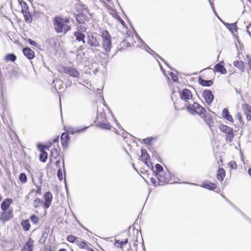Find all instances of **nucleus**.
<instances>
[{
  "instance_id": "nucleus-1",
  "label": "nucleus",
  "mask_w": 251,
  "mask_h": 251,
  "mask_svg": "<svg viewBox=\"0 0 251 251\" xmlns=\"http://www.w3.org/2000/svg\"><path fill=\"white\" fill-rule=\"evenodd\" d=\"M70 19L69 18H62L61 17H56L54 18L53 24L55 30L57 33H66L71 29Z\"/></svg>"
},
{
  "instance_id": "nucleus-2",
  "label": "nucleus",
  "mask_w": 251,
  "mask_h": 251,
  "mask_svg": "<svg viewBox=\"0 0 251 251\" xmlns=\"http://www.w3.org/2000/svg\"><path fill=\"white\" fill-rule=\"evenodd\" d=\"M99 36L95 33H90L87 35V44L89 45V48L93 52L98 54L100 50L97 48L100 47V44L99 40Z\"/></svg>"
},
{
  "instance_id": "nucleus-3",
  "label": "nucleus",
  "mask_w": 251,
  "mask_h": 251,
  "mask_svg": "<svg viewBox=\"0 0 251 251\" xmlns=\"http://www.w3.org/2000/svg\"><path fill=\"white\" fill-rule=\"evenodd\" d=\"M101 36L102 39V47L104 51L108 53L110 52L112 48L111 37L106 30L101 32Z\"/></svg>"
},
{
  "instance_id": "nucleus-4",
  "label": "nucleus",
  "mask_w": 251,
  "mask_h": 251,
  "mask_svg": "<svg viewBox=\"0 0 251 251\" xmlns=\"http://www.w3.org/2000/svg\"><path fill=\"white\" fill-rule=\"evenodd\" d=\"M186 108L187 110L192 115L198 114L201 116L206 112V110L202 106L194 101L192 102V104L187 105Z\"/></svg>"
},
{
  "instance_id": "nucleus-5",
  "label": "nucleus",
  "mask_w": 251,
  "mask_h": 251,
  "mask_svg": "<svg viewBox=\"0 0 251 251\" xmlns=\"http://www.w3.org/2000/svg\"><path fill=\"white\" fill-rule=\"evenodd\" d=\"M180 96L181 100L184 102L186 107L193 102V98L192 92L188 89H184L180 92Z\"/></svg>"
},
{
  "instance_id": "nucleus-6",
  "label": "nucleus",
  "mask_w": 251,
  "mask_h": 251,
  "mask_svg": "<svg viewBox=\"0 0 251 251\" xmlns=\"http://www.w3.org/2000/svg\"><path fill=\"white\" fill-rule=\"evenodd\" d=\"M220 130L226 134V140L231 142L234 136L233 129L226 125H221L220 126Z\"/></svg>"
},
{
  "instance_id": "nucleus-7",
  "label": "nucleus",
  "mask_w": 251,
  "mask_h": 251,
  "mask_svg": "<svg viewBox=\"0 0 251 251\" xmlns=\"http://www.w3.org/2000/svg\"><path fill=\"white\" fill-rule=\"evenodd\" d=\"M2 211L3 212L0 215V220L2 223H4L5 222L8 221L12 218L13 216V210L8 209Z\"/></svg>"
},
{
  "instance_id": "nucleus-8",
  "label": "nucleus",
  "mask_w": 251,
  "mask_h": 251,
  "mask_svg": "<svg viewBox=\"0 0 251 251\" xmlns=\"http://www.w3.org/2000/svg\"><path fill=\"white\" fill-rule=\"evenodd\" d=\"M63 72L75 78L78 77L79 75V72L75 68L71 67H63Z\"/></svg>"
},
{
  "instance_id": "nucleus-9",
  "label": "nucleus",
  "mask_w": 251,
  "mask_h": 251,
  "mask_svg": "<svg viewBox=\"0 0 251 251\" xmlns=\"http://www.w3.org/2000/svg\"><path fill=\"white\" fill-rule=\"evenodd\" d=\"M159 182L165 183L169 181L170 179V173L168 171L165 172L162 171L159 174H156Z\"/></svg>"
},
{
  "instance_id": "nucleus-10",
  "label": "nucleus",
  "mask_w": 251,
  "mask_h": 251,
  "mask_svg": "<svg viewBox=\"0 0 251 251\" xmlns=\"http://www.w3.org/2000/svg\"><path fill=\"white\" fill-rule=\"evenodd\" d=\"M202 97L206 103L208 105H210L212 103L214 99L213 95L212 94L211 91L209 90H206L203 92Z\"/></svg>"
},
{
  "instance_id": "nucleus-11",
  "label": "nucleus",
  "mask_w": 251,
  "mask_h": 251,
  "mask_svg": "<svg viewBox=\"0 0 251 251\" xmlns=\"http://www.w3.org/2000/svg\"><path fill=\"white\" fill-rule=\"evenodd\" d=\"M44 204L45 209H48L51 203L52 199V194L50 192H46L44 195Z\"/></svg>"
},
{
  "instance_id": "nucleus-12",
  "label": "nucleus",
  "mask_w": 251,
  "mask_h": 251,
  "mask_svg": "<svg viewBox=\"0 0 251 251\" xmlns=\"http://www.w3.org/2000/svg\"><path fill=\"white\" fill-rule=\"evenodd\" d=\"M242 108L244 111V114L246 116L247 120H251V106L247 103L242 104Z\"/></svg>"
},
{
  "instance_id": "nucleus-13",
  "label": "nucleus",
  "mask_w": 251,
  "mask_h": 251,
  "mask_svg": "<svg viewBox=\"0 0 251 251\" xmlns=\"http://www.w3.org/2000/svg\"><path fill=\"white\" fill-rule=\"evenodd\" d=\"M201 117L203 119L204 122L211 127L214 124L213 120L209 114L204 112V114Z\"/></svg>"
},
{
  "instance_id": "nucleus-14",
  "label": "nucleus",
  "mask_w": 251,
  "mask_h": 251,
  "mask_svg": "<svg viewBox=\"0 0 251 251\" xmlns=\"http://www.w3.org/2000/svg\"><path fill=\"white\" fill-rule=\"evenodd\" d=\"M74 36L75 37L76 40L78 42H81L82 44L85 43V35L80 31H75L74 33Z\"/></svg>"
},
{
  "instance_id": "nucleus-15",
  "label": "nucleus",
  "mask_w": 251,
  "mask_h": 251,
  "mask_svg": "<svg viewBox=\"0 0 251 251\" xmlns=\"http://www.w3.org/2000/svg\"><path fill=\"white\" fill-rule=\"evenodd\" d=\"M201 186L211 190H213L216 188L217 185L215 183L207 181L203 182Z\"/></svg>"
},
{
  "instance_id": "nucleus-16",
  "label": "nucleus",
  "mask_w": 251,
  "mask_h": 251,
  "mask_svg": "<svg viewBox=\"0 0 251 251\" xmlns=\"http://www.w3.org/2000/svg\"><path fill=\"white\" fill-rule=\"evenodd\" d=\"M13 201L11 199H5L1 204V208L2 210H6L10 209L9 207L10 205L12 203ZM10 209H12L11 208Z\"/></svg>"
},
{
  "instance_id": "nucleus-17",
  "label": "nucleus",
  "mask_w": 251,
  "mask_h": 251,
  "mask_svg": "<svg viewBox=\"0 0 251 251\" xmlns=\"http://www.w3.org/2000/svg\"><path fill=\"white\" fill-rule=\"evenodd\" d=\"M24 55L29 59H31L34 57V51L29 48H24L23 50Z\"/></svg>"
},
{
  "instance_id": "nucleus-18",
  "label": "nucleus",
  "mask_w": 251,
  "mask_h": 251,
  "mask_svg": "<svg viewBox=\"0 0 251 251\" xmlns=\"http://www.w3.org/2000/svg\"><path fill=\"white\" fill-rule=\"evenodd\" d=\"M38 147L41 150V152L39 156L40 161L42 162H45L48 158V153L42 149V146L41 145H38Z\"/></svg>"
},
{
  "instance_id": "nucleus-19",
  "label": "nucleus",
  "mask_w": 251,
  "mask_h": 251,
  "mask_svg": "<svg viewBox=\"0 0 251 251\" xmlns=\"http://www.w3.org/2000/svg\"><path fill=\"white\" fill-rule=\"evenodd\" d=\"M60 155V153L59 151L57 150L55 148L52 149L50 151V162H52V158H53L54 159H56Z\"/></svg>"
},
{
  "instance_id": "nucleus-20",
  "label": "nucleus",
  "mask_w": 251,
  "mask_h": 251,
  "mask_svg": "<svg viewBox=\"0 0 251 251\" xmlns=\"http://www.w3.org/2000/svg\"><path fill=\"white\" fill-rule=\"evenodd\" d=\"M33 247V242L32 241L29 240L26 243L22 251H32Z\"/></svg>"
},
{
  "instance_id": "nucleus-21",
  "label": "nucleus",
  "mask_w": 251,
  "mask_h": 251,
  "mask_svg": "<svg viewBox=\"0 0 251 251\" xmlns=\"http://www.w3.org/2000/svg\"><path fill=\"white\" fill-rule=\"evenodd\" d=\"M215 70L217 72H220L222 74H226L227 71L223 65L220 64L219 63L217 64L214 67Z\"/></svg>"
},
{
  "instance_id": "nucleus-22",
  "label": "nucleus",
  "mask_w": 251,
  "mask_h": 251,
  "mask_svg": "<svg viewBox=\"0 0 251 251\" xmlns=\"http://www.w3.org/2000/svg\"><path fill=\"white\" fill-rule=\"evenodd\" d=\"M222 116L230 122H233V120L232 116L229 114L228 110L226 108H224L222 111Z\"/></svg>"
},
{
  "instance_id": "nucleus-23",
  "label": "nucleus",
  "mask_w": 251,
  "mask_h": 251,
  "mask_svg": "<svg viewBox=\"0 0 251 251\" xmlns=\"http://www.w3.org/2000/svg\"><path fill=\"white\" fill-rule=\"evenodd\" d=\"M69 136L67 133H62V134L61 136V138H60L62 146L64 147V146H67V145L68 144V142L69 141Z\"/></svg>"
},
{
  "instance_id": "nucleus-24",
  "label": "nucleus",
  "mask_w": 251,
  "mask_h": 251,
  "mask_svg": "<svg viewBox=\"0 0 251 251\" xmlns=\"http://www.w3.org/2000/svg\"><path fill=\"white\" fill-rule=\"evenodd\" d=\"M198 82L201 85L203 86H210L213 84V80H205L201 77L199 78Z\"/></svg>"
},
{
  "instance_id": "nucleus-25",
  "label": "nucleus",
  "mask_w": 251,
  "mask_h": 251,
  "mask_svg": "<svg viewBox=\"0 0 251 251\" xmlns=\"http://www.w3.org/2000/svg\"><path fill=\"white\" fill-rule=\"evenodd\" d=\"M248 19L251 20V16L250 15H248ZM244 24L245 25L247 33L251 36V31H250L249 28L251 27V21L250 20H247L246 21H245L244 22Z\"/></svg>"
},
{
  "instance_id": "nucleus-26",
  "label": "nucleus",
  "mask_w": 251,
  "mask_h": 251,
  "mask_svg": "<svg viewBox=\"0 0 251 251\" xmlns=\"http://www.w3.org/2000/svg\"><path fill=\"white\" fill-rule=\"evenodd\" d=\"M75 244L80 249H86L88 247L87 243L82 241L80 238H78Z\"/></svg>"
},
{
  "instance_id": "nucleus-27",
  "label": "nucleus",
  "mask_w": 251,
  "mask_h": 251,
  "mask_svg": "<svg viewBox=\"0 0 251 251\" xmlns=\"http://www.w3.org/2000/svg\"><path fill=\"white\" fill-rule=\"evenodd\" d=\"M97 126H98L100 127V128H103V129H110V127H111V126H110V124L108 123L106 121H105V122H104V121L99 122L97 124Z\"/></svg>"
},
{
  "instance_id": "nucleus-28",
  "label": "nucleus",
  "mask_w": 251,
  "mask_h": 251,
  "mask_svg": "<svg viewBox=\"0 0 251 251\" xmlns=\"http://www.w3.org/2000/svg\"><path fill=\"white\" fill-rule=\"evenodd\" d=\"M225 176V171L223 168H219L217 173V177L219 180H223Z\"/></svg>"
},
{
  "instance_id": "nucleus-29",
  "label": "nucleus",
  "mask_w": 251,
  "mask_h": 251,
  "mask_svg": "<svg viewBox=\"0 0 251 251\" xmlns=\"http://www.w3.org/2000/svg\"><path fill=\"white\" fill-rule=\"evenodd\" d=\"M89 18L86 16L84 15L83 14H78L76 17V20L80 23H84L85 21H87Z\"/></svg>"
},
{
  "instance_id": "nucleus-30",
  "label": "nucleus",
  "mask_w": 251,
  "mask_h": 251,
  "mask_svg": "<svg viewBox=\"0 0 251 251\" xmlns=\"http://www.w3.org/2000/svg\"><path fill=\"white\" fill-rule=\"evenodd\" d=\"M21 225L25 231H27L30 227V225L28 220H23L21 223Z\"/></svg>"
},
{
  "instance_id": "nucleus-31",
  "label": "nucleus",
  "mask_w": 251,
  "mask_h": 251,
  "mask_svg": "<svg viewBox=\"0 0 251 251\" xmlns=\"http://www.w3.org/2000/svg\"><path fill=\"white\" fill-rule=\"evenodd\" d=\"M233 65L239 69L241 70L242 72L244 71V66L243 62L241 61H235L233 62Z\"/></svg>"
},
{
  "instance_id": "nucleus-32",
  "label": "nucleus",
  "mask_w": 251,
  "mask_h": 251,
  "mask_svg": "<svg viewBox=\"0 0 251 251\" xmlns=\"http://www.w3.org/2000/svg\"><path fill=\"white\" fill-rule=\"evenodd\" d=\"M23 13L24 14L25 21L28 23L31 22L32 20V17L30 12L28 11H27L23 12Z\"/></svg>"
},
{
  "instance_id": "nucleus-33",
  "label": "nucleus",
  "mask_w": 251,
  "mask_h": 251,
  "mask_svg": "<svg viewBox=\"0 0 251 251\" xmlns=\"http://www.w3.org/2000/svg\"><path fill=\"white\" fill-rule=\"evenodd\" d=\"M16 56L13 53L8 54L5 56L4 59L7 61L14 62L16 60Z\"/></svg>"
},
{
  "instance_id": "nucleus-34",
  "label": "nucleus",
  "mask_w": 251,
  "mask_h": 251,
  "mask_svg": "<svg viewBox=\"0 0 251 251\" xmlns=\"http://www.w3.org/2000/svg\"><path fill=\"white\" fill-rule=\"evenodd\" d=\"M78 238H77L76 236L72 235H68L67 237V240L72 243L76 244V241H77Z\"/></svg>"
},
{
  "instance_id": "nucleus-35",
  "label": "nucleus",
  "mask_w": 251,
  "mask_h": 251,
  "mask_svg": "<svg viewBox=\"0 0 251 251\" xmlns=\"http://www.w3.org/2000/svg\"><path fill=\"white\" fill-rule=\"evenodd\" d=\"M42 204H43V201L40 199L36 198L34 201L33 206L35 208H37L38 207L41 206V205Z\"/></svg>"
},
{
  "instance_id": "nucleus-36",
  "label": "nucleus",
  "mask_w": 251,
  "mask_h": 251,
  "mask_svg": "<svg viewBox=\"0 0 251 251\" xmlns=\"http://www.w3.org/2000/svg\"><path fill=\"white\" fill-rule=\"evenodd\" d=\"M20 3L22 7V10L23 12L28 11V5L25 1L22 0L20 2Z\"/></svg>"
},
{
  "instance_id": "nucleus-37",
  "label": "nucleus",
  "mask_w": 251,
  "mask_h": 251,
  "mask_svg": "<svg viewBox=\"0 0 251 251\" xmlns=\"http://www.w3.org/2000/svg\"><path fill=\"white\" fill-rule=\"evenodd\" d=\"M19 179L21 181V182L23 183H25L26 182V181H27L26 176L24 173L21 174L19 176Z\"/></svg>"
},
{
  "instance_id": "nucleus-38",
  "label": "nucleus",
  "mask_w": 251,
  "mask_h": 251,
  "mask_svg": "<svg viewBox=\"0 0 251 251\" xmlns=\"http://www.w3.org/2000/svg\"><path fill=\"white\" fill-rule=\"evenodd\" d=\"M30 220L31 221L33 224H37L39 222V218L35 215H32L30 217Z\"/></svg>"
},
{
  "instance_id": "nucleus-39",
  "label": "nucleus",
  "mask_w": 251,
  "mask_h": 251,
  "mask_svg": "<svg viewBox=\"0 0 251 251\" xmlns=\"http://www.w3.org/2000/svg\"><path fill=\"white\" fill-rule=\"evenodd\" d=\"M155 169L156 171V174H159V173L163 171V167L159 164H157L155 165Z\"/></svg>"
},
{
  "instance_id": "nucleus-40",
  "label": "nucleus",
  "mask_w": 251,
  "mask_h": 251,
  "mask_svg": "<svg viewBox=\"0 0 251 251\" xmlns=\"http://www.w3.org/2000/svg\"><path fill=\"white\" fill-rule=\"evenodd\" d=\"M57 176L58 178V179L60 180H62L63 179V175H62V171L61 169V168H59L57 171Z\"/></svg>"
},
{
  "instance_id": "nucleus-41",
  "label": "nucleus",
  "mask_w": 251,
  "mask_h": 251,
  "mask_svg": "<svg viewBox=\"0 0 251 251\" xmlns=\"http://www.w3.org/2000/svg\"><path fill=\"white\" fill-rule=\"evenodd\" d=\"M229 166L230 167V168L232 169H236L237 166L236 163L234 161H230L229 164Z\"/></svg>"
},
{
  "instance_id": "nucleus-42",
  "label": "nucleus",
  "mask_w": 251,
  "mask_h": 251,
  "mask_svg": "<svg viewBox=\"0 0 251 251\" xmlns=\"http://www.w3.org/2000/svg\"><path fill=\"white\" fill-rule=\"evenodd\" d=\"M247 61V64H248L249 68L250 69H251V58L250 57L249 55H247L246 56V58Z\"/></svg>"
},
{
  "instance_id": "nucleus-43",
  "label": "nucleus",
  "mask_w": 251,
  "mask_h": 251,
  "mask_svg": "<svg viewBox=\"0 0 251 251\" xmlns=\"http://www.w3.org/2000/svg\"><path fill=\"white\" fill-rule=\"evenodd\" d=\"M152 140V138H147L143 140L145 144L150 145Z\"/></svg>"
},
{
  "instance_id": "nucleus-44",
  "label": "nucleus",
  "mask_w": 251,
  "mask_h": 251,
  "mask_svg": "<svg viewBox=\"0 0 251 251\" xmlns=\"http://www.w3.org/2000/svg\"><path fill=\"white\" fill-rule=\"evenodd\" d=\"M170 75L172 77V79L174 81H176L178 79L177 76L173 73H170Z\"/></svg>"
},
{
  "instance_id": "nucleus-45",
  "label": "nucleus",
  "mask_w": 251,
  "mask_h": 251,
  "mask_svg": "<svg viewBox=\"0 0 251 251\" xmlns=\"http://www.w3.org/2000/svg\"><path fill=\"white\" fill-rule=\"evenodd\" d=\"M77 29L80 30V32H82L86 31V28L83 25H80L79 26L77 27Z\"/></svg>"
},
{
  "instance_id": "nucleus-46",
  "label": "nucleus",
  "mask_w": 251,
  "mask_h": 251,
  "mask_svg": "<svg viewBox=\"0 0 251 251\" xmlns=\"http://www.w3.org/2000/svg\"><path fill=\"white\" fill-rule=\"evenodd\" d=\"M141 151H143V150H142ZM148 157H149V155L147 154V153H143V152H142V155H141V157L142 158V159L147 160V159H148Z\"/></svg>"
},
{
  "instance_id": "nucleus-47",
  "label": "nucleus",
  "mask_w": 251,
  "mask_h": 251,
  "mask_svg": "<svg viewBox=\"0 0 251 251\" xmlns=\"http://www.w3.org/2000/svg\"><path fill=\"white\" fill-rule=\"evenodd\" d=\"M237 119L239 120L240 123L242 122V116L240 113H238L236 115Z\"/></svg>"
},
{
  "instance_id": "nucleus-48",
  "label": "nucleus",
  "mask_w": 251,
  "mask_h": 251,
  "mask_svg": "<svg viewBox=\"0 0 251 251\" xmlns=\"http://www.w3.org/2000/svg\"><path fill=\"white\" fill-rule=\"evenodd\" d=\"M116 243H120V245L118 246V248H123V245H125L123 241H120L119 240H116Z\"/></svg>"
},
{
  "instance_id": "nucleus-49",
  "label": "nucleus",
  "mask_w": 251,
  "mask_h": 251,
  "mask_svg": "<svg viewBox=\"0 0 251 251\" xmlns=\"http://www.w3.org/2000/svg\"><path fill=\"white\" fill-rule=\"evenodd\" d=\"M230 25L231 28L234 29V30H235L236 31L237 28V27L236 26V23L231 24Z\"/></svg>"
},
{
  "instance_id": "nucleus-50",
  "label": "nucleus",
  "mask_w": 251,
  "mask_h": 251,
  "mask_svg": "<svg viewBox=\"0 0 251 251\" xmlns=\"http://www.w3.org/2000/svg\"><path fill=\"white\" fill-rule=\"evenodd\" d=\"M88 128V127H85L82 129H75V131L76 132H83L86 129H87Z\"/></svg>"
},
{
  "instance_id": "nucleus-51",
  "label": "nucleus",
  "mask_w": 251,
  "mask_h": 251,
  "mask_svg": "<svg viewBox=\"0 0 251 251\" xmlns=\"http://www.w3.org/2000/svg\"><path fill=\"white\" fill-rule=\"evenodd\" d=\"M28 42L30 45H35V44H36L35 42L30 39H28Z\"/></svg>"
},
{
  "instance_id": "nucleus-52",
  "label": "nucleus",
  "mask_w": 251,
  "mask_h": 251,
  "mask_svg": "<svg viewBox=\"0 0 251 251\" xmlns=\"http://www.w3.org/2000/svg\"><path fill=\"white\" fill-rule=\"evenodd\" d=\"M55 165H56L57 167H58V169H59V168H60V160H57V161L55 162Z\"/></svg>"
},
{
  "instance_id": "nucleus-53",
  "label": "nucleus",
  "mask_w": 251,
  "mask_h": 251,
  "mask_svg": "<svg viewBox=\"0 0 251 251\" xmlns=\"http://www.w3.org/2000/svg\"><path fill=\"white\" fill-rule=\"evenodd\" d=\"M154 53L155 54V55H156L162 61H163L164 62H165V63L167 65V64L165 62V60L161 57L159 55H158L157 53H156L155 52H154Z\"/></svg>"
},
{
  "instance_id": "nucleus-54",
  "label": "nucleus",
  "mask_w": 251,
  "mask_h": 251,
  "mask_svg": "<svg viewBox=\"0 0 251 251\" xmlns=\"http://www.w3.org/2000/svg\"><path fill=\"white\" fill-rule=\"evenodd\" d=\"M151 183L153 184H155L156 183V180L154 178L151 177Z\"/></svg>"
},
{
  "instance_id": "nucleus-55",
  "label": "nucleus",
  "mask_w": 251,
  "mask_h": 251,
  "mask_svg": "<svg viewBox=\"0 0 251 251\" xmlns=\"http://www.w3.org/2000/svg\"><path fill=\"white\" fill-rule=\"evenodd\" d=\"M62 164H63L64 173V175H65V163H64V158L62 159Z\"/></svg>"
},
{
  "instance_id": "nucleus-56",
  "label": "nucleus",
  "mask_w": 251,
  "mask_h": 251,
  "mask_svg": "<svg viewBox=\"0 0 251 251\" xmlns=\"http://www.w3.org/2000/svg\"><path fill=\"white\" fill-rule=\"evenodd\" d=\"M222 196L224 199L226 200L233 207L237 208V207L232 203H231L230 201H229L228 200H227V199L224 196L222 195Z\"/></svg>"
},
{
  "instance_id": "nucleus-57",
  "label": "nucleus",
  "mask_w": 251,
  "mask_h": 251,
  "mask_svg": "<svg viewBox=\"0 0 251 251\" xmlns=\"http://www.w3.org/2000/svg\"><path fill=\"white\" fill-rule=\"evenodd\" d=\"M105 4H108L110 2L111 0H102Z\"/></svg>"
},
{
  "instance_id": "nucleus-58",
  "label": "nucleus",
  "mask_w": 251,
  "mask_h": 251,
  "mask_svg": "<svg viewBox=\"0 0 251 251\" xmlns=\"http://www.w3.org/2000/svg\"><path fill=\"white\" fill-rule=\"evenodd\" d=\"M248 173L249 174V175H250V176H251V168H250L248 171Z\"/></svg>"
},
{
  "instance_id": "nucleus-59",
  "label": "nucleus",
  "mask_w": 251,
  "mask_h": 251,
  "mask_svg": "<svg viewBox=\"0 0 251 251\" xmlns=\"http://www.w3.org/2000/svg\"><path fill=\"white\" fill-rule=\"evenodd\" d=\"M59 141V137H56L54 140H53V142H58Z\"/></svg>"
},
{
  "instance_id": "nucleus-60",
  "label": "nucleus",
  "mask_w": 251,
  "mask_h": 251,
  "mask_svg": "<svg viewBox=\"0 0 251 251\" xmlns=\"http://www.w3.org/2000/svg\"><path fill=\"white\" fill-rule=\"evenodd\" d=\"M41 188H39L37 191V193L38 194H41Z\"/></svg>"
},
{
  "instance_id": "nucleus-61",
  "label": "nucleus",
  "mask_w": 251,
  "mask_h": 251,
  "mask_svg": "<svg viewBox=\"0 0 251 251\" xmlns=\"http://www.w3.org/2000/svg\"><path fill=\"white\" fill-rule=\"evenodd\" d=\"M123 242H124V243H125V244H127L128 242V239H125V240L123 241Z\"/></svg>"
},
{
  "instance_id": "nucleus-62",
  "label": "nucleus",
  "mask_w": 251,
  "mask_h": 251,
  "mask_svg": "<svg viewBox=\"0 0 251 251\" xmlns=\"http://www.w3.org/2000/svg\"><path fill=\"white\" fill-rule=\"evenodd\" d=\"M88 249V251H94V250L93 249H91V248H87Z\"/></svg>"
},
{
  "instance_id": "nucleus-63",
  "label": "nucleus",
  "mask_w": 251,
  "mask_h": 251,
  "mask_svg": "<svg viewBox=\"0 0 251 251\" xmlns=\"http://www.w3.org/2000/svg\"><path fill=\"white\" fill-rule=\"evenodd\" d=\"M235 90L237 94H240V92L238 91L236 88H235Z\"/></svg>"
},
{
  "instance_id": "nucleus-64",
  "label": "nucleus",
  "mask_w": 251,
  "mask_h": 251,
  "mask_svg": "<svg viewBox=\"0 0 251 251\" xmlns=\"http://www.w3.org/2000/svg\"><path fill=\"white\" fill-rule=\"evenodd\" d=\"M58 251H67L65 249H61L59 250Z\"/></svg>"
}]
</instances>
